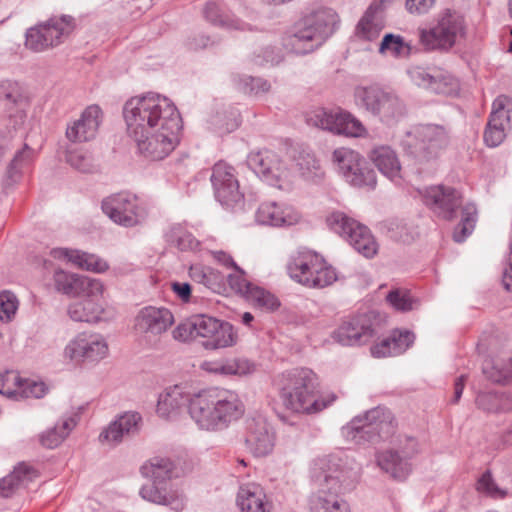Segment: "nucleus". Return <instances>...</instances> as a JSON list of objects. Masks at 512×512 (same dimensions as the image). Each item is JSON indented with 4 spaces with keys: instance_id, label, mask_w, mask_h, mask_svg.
Returning a JSON list of instances; mask_svg holds the SVG:
<instances>
[{
    "instance_id": "412c9836",
    "label": "nucleus",
    "mask_w": 512,
    "mask_h": 512,
    "mask_svg": "<svg viewBox=\"0 0 512 512\" xmlns=\"http://www.w3.org/2000/svg\"><path fill=\"white\" fill-rule=\"evenodd\" d=\"M107 354V342L100 334L80 333L64 349V357L76 363L99 361Z\"/></svg>"
},
{
    "instance_id": "cd10ccee",
    "label": "nucleus",
    "mask_w": 512,
    "mask_h": 512,
    "mask_svg": "<svg viewBox=\"0 0 512 512\" xmlns=\"http://www.w3.org/2000/svg\"><path fill=\"white\" fill-rule=\"evenodd\" d=\"M408 75L414 84L435 93L448 94L455 86L454 78L438 69L429 72L422 67L416 66L408 70Z\"/></svg>"
},
{
    "instance_id": "6e6552de",
    "label": "nucleus",
    "mask_w": 512,
    "mask_h": 512,
    "mask_svg": "<svg viewBox=\"0 0 512 512\" xmlns=\"http://www.w3.org/2000/svg\"><path fill=\"white\" fill-rule=\"evenodd\" d=\"M418 34L419 41L426 50L448 51L465 38L466 24L461 15L448 10L440 15L435 26L419 29Z\"/></svg>"
},
{
    "instance_id": "f8f14e48",
    "label": "nucleus",
    "mask_w": 512,
    "mask_h": 512,
    "mask_svg": "<svg viewBox=\"0 0 512 512\" xmlns=\"http://www.w3.org/2000/svg\"><path fill=\"white\" fill-rule=\"evenodd\" d=\"M307 122L315 127L346 137H365L367 130L351 113L341 109L316 108L307 114Z\"/></svg>"
},
{
    "instance_id": "774afa93",
    "label": "nucleus",
    "mask_w": 512,
    "mask_h": 512,
    "mask_svg": "<svg viewBox=\"0 0 512 512\" xmlns=\"http://www.w3.org/2000/svg\"><path fill=\"white\" fill-rule=\"evenodd\" d=\"M108 268L109 265L104 259L89 253L85 254L83 264L81 267V269L83 270L91 271L94 273H103L107 271Z\"/></svg>"
},
{
    "instance_id": "3c124183",
    "label": "nucleus",
    "mask_w": 512,
    "mask_h": 512,
    "mask_svg": "<svg viewBox=\"0 0 512 512\" xmlns=\"http://www.w3.org/2000/svg\"><path fill=\"white\" fill-rule=\"evenodd\" d=\"M387 302L397 311L408 312L418 306V300L407 289L391 290L386 296Z\"/></svg>"
},
{
    "instance_id": "aec40b11",
    "label": "nucleus",
    "mask_w": 512,
    "mask_h": 512,
    "mask_svg": "<svg viewBox=\"0 0 512 512\" xmlns=\"http://www.w3.org/2000/svg\"><path fill=\"white\" fill-rule=\"evenodd\" d=\"M211 183L216 199L224 206L233 207L243 201L235 169L225 162L213 166Z\"/></svg>"
},
{
    "instance_id": "1a4fd4ad",
    "label": "nucleus",
    "mask_w": 512,
    "mask_h": 512,
    "mask_svg": "<svg viewBox=\"0 0 512 512\" xmlns=\"http://www.w3.org/2000/svg\"><path fill=\"white\" fill-rule=\"evenodd\" d=\"M393 429L392 413L384 407H376L354 417L342 431L347 439L361 444L363 441H372L376 436L388 435Z\"/></svg>"
},
{
    "instance_id": "72a5a7b5",
    "label": "nucleus",
    "mask_w": 512,
    "mask_h": 512,
    "mask_svg": "<svg viewBox=\"0 0 512 512\" xmlns=\"http://www.w3.org/2000/svg\"><path fill=\"white\" fill-rule=\"evenodd\" d=\"M203 13L205 19L212 25L229 30H251L248 24L235 17L223 2H207Z\"/></svg>"
},
{
    "instance_id": "680f3d73",
    "label": "nucleus",
    "mask_w": 512,
    "mask_h": 512,
    "mask_svg": "<svg viewBox=\"0 0 512 512\" xmlns=\"http://www.w3.org/2000/svg\"><path fill=\"white\" fill-rule=\"evenodd\" d=\"M18 308V301L16 296L9 292L4 291L0 293V320L10 321L15 315Z\"/></svg>"
},
{
    "instance_id": "603ef678",
    "label": "nucleus",
    "mask_w": 512,
    "mask_h": 512,
    "mask_svg": "<svg viewBox=\"0 0 512 512\" xmlns=\"http://www.w3.org/2000/svg\"><path fill=\"white\" fill-rule=\"evenodd\" d=\"M247 299L254 306L267 312H273L280 307V301L274 294L258 286L252 288Z\"/></svg>"
},
{
    "instance_id": "a878e982",
    "label": "nucleus",
    "mask_w": 512,
    "mask_h": 512,
    "mask_svg": "<svg viewBox=\"0 0 512 512\" xmlns=\"http://www.w3.org/2000/svg\"><path fill=\"white\" fill-rule=\"evenodd\" d=\"M368 159L390 181L400 184L402 166L397 152L389 145H376L368 152Z\"/></svg>"
},
{
    "instance_id": "e433bc0d",
    "label": "nucleus",
    "mask_w": 512,
    "mask_h": 512,
    "mask_svg": "<svg viewBox=\"0 0 512 512\" xmlns=\"http://www.w3.org/2000/svg\"><path fill=\"white\" fill-rule=\"evenodd\" d=\"M141 474L146 478V483L142 485L140 495L144 500L152 503H160V491L158 488V478L160 475V458H153L141 467Z\"/></svg>"
},
{
    "instance_id": "338daca9",
    "label": "nucleus",
    "mask_w": 512,
    "mask_h": 512,
    "mask_svg": "<svg viewBox=\"0 0 512 512\" xmlns=\"http://www.w3.org/2000/svg\"><path fill=\"white\" fill-rule=\"evenodd\" d=\"M484 373L495 383H505L512 380V358L509 360V363L503 367L494 366L491 372L485 367Z\"/></svg>"
},
{
    "instance_id": "a18cd8bd",
    "label": "nucleus",
    "mask_w": 512,
    "mask_h": 512,
    "mask_svg": "<svg viewBox=\"0 0 512 512\" xmlns=\"http://www.w3.org/2000/svg\"><path fill=\"white\" fill-rule=\"evenodd\" d=\"M476 404L487 412H502L511 409L510 399L504 394L483 392L478 394Z\"/></svg>"
},
{
    "instance_id": "09e8293b",
    "label": "nucleus",
    "mask_w": 512,
    "mask_h": 512,
    "mask_svg": "<svg viewBox=\"0 0 512 512\" xmlns=\"http://www.w3.org/2000/svg\"><path fill=\"white\" fill-rule=\"evenodd\" d=\"M35 157V150L30 148L27 144H24V147L18 151L11 163L9 164L7 170V177L11 182H16L22 170L28 167Z\"/></svg>"
},
{
    "instance_id": "20e7f679",
    "label": "nucleus",
    "mask_w": 512,
    "mask_h": 512,
    "mask_svg": "<svg viewBox=\"0 0 512 512\" xmlns=\"http://www.w3.org/2000/svg\"><path fill=\"white\" fill-rule=\"evenodd\" d=\"M424 203L442 219L451 221L461 209V219L453 231V240L461 243L474 231L478 220L475 204L463 203L462 194L455 188L444 185L431 186L423 193Z\"/></svg>"
},
{
    "instance_id": "393cba45",
    "label": "nucleus",
    "mask_w": 512,
    "mask_h": 512,
    "mask_svg": "<svg viewBox=\"0 0 512 512\" xmlns=\"http://www.w3.org/2000/svg\"><path fill=\"white\" fill-rule=\"evenodd\" d=\"M142 417L138 412L128 411L119 415L109 426L100 434L101 442L110 445H117L125 438L134 436L140 430Z\"/></svg>"
},
{
    "instance_id": "c756f323",
    "label": "nucleus",
    "mask_w": 512,
    "mask_h": 512,
    "mask_svg": "<svg viewBox=\"0 0 512 512\" xmlns=\"http://www.w3.org/2000/svg\"><path fill=\"white\" fill-rule=\"evenodd\" d=\"M134 329L147 345L157 346L160 341V308H142L135 318Z\"/></svg>"
},
{
    "instance_id": "c9c22d12",
    "label": "nucleus",
    "mask_w": 512,
    "mask_h": 512,
    "mask_svg": "<svg viewBox=\"0 0 512 512\" xmlns=\"http://www.w3.org/2000/svg\"><path fill=\"white\" fill-rule=\"evenodd\" d=\"M237 503L242 512H271V505L264 490L257 484L242 486L237 495Z\"/></svg>"
},
{
    "instance_id": "f3484780",
    "label": "nucleus",
    "mask_w": 512,
    "mask_h": 512,
    "mask_svg": "<svg viewBox=\"0 0 512 512\" xmlns=\"http://www.w3.org/2000/svg\"><path fill=\"white\" fill-rule=\"evenodd\" d=\"M248 166L268 184L286 189L289 187L290 173L281 163L276 153L261 150L251 153L247 159Z\"/></svg>"
},
{
    "instance_id": "37998d69",
    "label": "nucleus",
    "mask_w": 512,
    "mask_h": 512,
    "mask_svg": "<svg viewBox=\"0 0 512 512\" xmlns=\"http://www.w3.org/2000/svg\"><path fill=\"white\" fill-rule=\"evenodd\" d=\"M76 423L73 418H66L53 428L48 429L39 436L42 446L53 449L60 445L64 439L70 434Z\"/></svg>"
},
{
    "instance_id": "ea45409f",
    "label": "nucleus",
    "mask_w": 512,
    "mask_h": 512,
    "mask_svg": "<svg viewBox=\"0 0 512 512\" xmlns=\"http://www.w3.org/2000/svg\"><path fill=\"white\" fill-rule=\"evenodd\" d=\"M104 290L101 280L74 274L64 294L77 297L97 296L103 295Z\"/></svg>"
},
{
    "instance_id": "9d476101",
    "label": "nucleus",
    "mask_w": 512,
    "mask_h": 512,
    "mask_svg": "<svg viewBox=\"0 0 512 512\" xmlns=\"http://www.w3.org/2000/svg\"><path fill=\"white\" fill-rule=\"evenodd\" d=\"M74 27V19L70 16L52 17L26 31L25 46L33 52H43L61 44Z\"/></svg>"
},
{
    "instance_id": "4c0bfd02",
    "label": "nucleus",
    "mask_w": 512,
    "mask_h": 512,
    "mask_svg": "<svg viewBox=\"0 0 512 512\" xmlns=\"http://www.w3.org/2000/svg\"><path fill=\"white\" fill-rule=\"evenodd\" d=\"M193 469V462L188 454L181 450L175 453L167 454L162 458V480L180 478Z\"/></svg>"
},
{
    "instance_id": "b1692460",
    "label": "nucleus",
    "mask_w": 512,
    "mask_h": 512,
    "mask_svg": "<svg viewBox=\"0 0 512 512\" xmlns=\"http://www.w3.org/2000/svg\"><path fill=\"white\" fill-rule=\"evenodd\" d=\"M102 121V111L99 106H88L80 118L66 128V137L72 142H86L95 138Z\"/></svg>"
},
{
    "instance_id": "8fccbe9b",
    "label": "nucleus",
    "mask_w": 512,
    "mask_h": 512,
    "mask_svg": "<svg viewBox=\"0 0 512 512\" xmlns=\"http://www.w3.org/2000/svg\"><path fill=\"white\" fill-rule=\"evenodd\" d=\"M411 46L400 35L386 34L379 46L381 54H390L393 57H406L410 54Z\"/></svg>"
},
{
    "instance_id": "0e129e2a",
    "label": "nucleus",
    "mask_w": 512,
    "mask_h": 512,
    "mask_svg": "<svg viewBox=\"0 0 512 512\" xmlns=\"http://www.w3.org/2000/svg\"><path fill=\"white\" fill-rule=\"evenodd\" d=\"M85 254L86 252L80 250H72L65 248H57L51 251V255L55 259H66L68 262L72 263L73 265L80 269L82 267Z\"/></svg>"
},
{
    "instance_id": "49530a36",
    "label": "nucleus",
    "mask_w": 512,
    "mask_h": 512,
    "mask_svg": "<svg viewBox=\"0 0 512 512\" xmlns=\"http://www.w3.org/2000/svg\"><path fill=\"white\" fill-rule=\"evenodd\" d=\"M321 265L314 270V274L306 279V285L309 288H325L337 280L335 269L326 262L321 256Z\"/></svg>"
},
{
    "instance_id": "c85d7f7f",
    "label": "nucleus",
    "mask_w": 512,
    "mask_h": 512,
    "mask_svg": "<svg viewBox=\"0 0 512 512\" xmlns=\"http://www.w3.org/2000/svg\"><path fill=\"white\" fill-rule=\"evenodd\" d=\"M103 295L83 296L68 306L69 317L76 322L97 323L105 319Z\"/></svg>"
},
{
    "instance_id": "f704fd0d",
    "label": "nucleus",
    "mask_w": 512,
    "mask_h": 512,
    "mask_svg": "<svg viewBox=\"0 0 512 512\" xmlns=\"http://www.w3.org/2000/svg\"><path fill=\"white\" fill-rule=\"evenodd\" d=\"M326 221L332 230L344 237L353 247L354 240H361L364 231H370L368 227L340 211L332 212Z\"/></svg>"
},
{
    "instance_id": "a211bd4d",
    "label": "nucleus",
    "mask_w": 512,
    "mask_h": 512,
    "mask_svg": "<svg viewBox=\"0 0 512 512\" xmlns=\"http://www.w3.org/2000/svg\"><path fill=\"white\" fill-rule=\"evenodd\" d=\"M512 128V100L498 96L492 104V111L484 131V141L489 147L500 145Z\"/></svg>"
},
{
    "instance_id": "69168bd1",
    "label": "nucleus",
    "mask_w": 512,
    "mask_h": 512,
    "mask_svg": "<svg viewBox=\"0 0 512 512\" xmlns=\"http://www.w3.org/2000/svg\"><path fill=\"white\" fill-rule=\"evenodd\" d=\"M204 286L216 293H222L225 291V276L211 267H208Z\"/></svg>"
},
{
    "instance_id": "6ab92c4d",
    "label": "nucleus",
    "mask_w": 512,
    "mask_h": 512,
    "mask_svg": "<svg viewBox=\"0 0 512 512\" xmlns=\"http://www.w3.org/2000/svg\"><path fill=\"white\" fill-rule=\"evenodd\" d=\"M375 336L372 322L367 315L349 317L332 332V339L345 347L362 346Z\"/></svg>"
},
{
    "instance_id": "9b49d317",
    "label": "nucleus",
    "mask_w": 512,
    "mask_h": 512,
    "mask_svg": "<svg viewBox=\"0 0 512 512\" xmlns=\"http://www.w3.org/2000/svg\"><path fill=\"white\" fill-rule=\"evenodd\" d=\"M450 135L441 125L426 124L415 127L407 134L406 145L410 153L421 160H432L448 147Z\"/></svg>"
},
{
    "instance_id": "5fc2aeb1",
    "label": "nucleus",
    "mask_w": 512,
    "mask_h": 512,
    "mask_svg": "<svg viewBox=\"0 0 512 512\" xmlns=\"http://www.w3.org/2000/svg\"><path fill=\"white\" fill-rule=\"evenodd\" d=\"M22 378L16 371H5L0 374V394L8 398L18 399Z\"/></svg>"
},
{
    "instance_id": "052dcab7",
    "label": "nucleus",
    "mask_w": 512,
    "mask_h": 512,
    "mask_svg": "<svg viewBox=\"0 0 512 512\" xmlns=\"http://www.w3.org/2000/svg\"><path fill=\"white\" fill-rule=\"evenodd\" d=\"M47 390L46 385L43 382H37L33 380L23 379L20 390L18 392V399L25 398H41L45 395Z\"/></svg>"
},
{
    "instance_id": "de8ad7c7",
    "label": "nucleus",
    "mask_w": 512,
    "mask_h": 512,
    "mask_svg": "<svg viewBox=\"0 0 512 512\" xmlns=\"http://www.w3.org/2000/svg\"><path fill=\"white\" fill-rule=\"evenodd\" d=\"M166 240L182 251H196L200 247V242L181 226L172 227L166 234Z\"/></svg>"
},
{
    "instance_id": "7c9ffc66",
    "label": "nucleus",
    "mask_w": 512,
    "mask_h": 512,
    "mask_svg": "<svg viewBox=\"0 0 512 512\" xmlns=\"http://www.w3.org/2000/svg\"><path fill=\"white\" fill-rule=\"evenodd\" d=\"M0 98L9 100L18 106L14 113H10L8 124L5 129V131L10 130L14 136L15 133L25 128L27 120L25 106L27 104L25 101H23L17 84L11 83L9 81L0 82Z\"/></svg>"
},
{
    "instance_id": "f03ea898",
    "label": "nucleus",
    "mask_w": 512,
    "mask_h": 512,
    "mask_svg": "<svg viewBox=\"0 0 512 512\" xmlns=\"http://www.w3.org/2000/svg\"><path fill=\"white\" fill-rule=\"evenodd\" d=\"M123 116L139 153L148 160H159L160 96L149 92L130 98L123 107Z\"/></svg>"
},
{
    "instance_id": "13d9d810",
    "label": "nucleus",
    "mask_w": 512,
    "mask_h": 512,
    "mask_svg": "<svg viewBox=\"0 0 512 512\" xmlns=\"http://www.w3.org/2000/svg\"><path fill=\"white\" fill-rule=\"evenodd\" d=\"M229 365V376L246 377L254 374L257 365L246 358H227Z\"/></svg>"
},
{
    "instance_id": "473e14b6",
    "label": "nucleus",
    "mask_w": 512,
    "mask_h": 512,
    "mask_svg": "<svg viewBox=\"0 0 512 512\" xmlns=\"http://www.w3.org/2000/svg\"><path fill=\"white\" fill-rule=\"evenodd\" d=\"M414 339L410 331L394 330L388 337L372 345L370 351L376 358L400 355L412 345Z\"/></svg>"
},
{
    "instance_id": "4d7b16f0",
    "label": "nucleus",
    "mask_w": 512,
    "mask_h": 512,
    "mask_svg": "<svg viewBox=\"0 0 512 512\" xmlns=\"http://www.w3.org/2000/svg\"><path fill=\"white\" fill-rule=\"evenodd\" d=\"M237 85L243 93L255 96L267 93L271 89V84L267 80L254 77H239Z\"/></svg>"
},
{
    "instance_id": "a19ab883",
    "label": "nucleus",
    "mask_w": 512,
    "mask_h": 512,
    "mask_svg": "<svg viewBox=\"0 0 512 512\" xmlns=\"http://www.w3.org/2000/svg\"><path fill=\"white\" fill-rule=\"evenodd\" d=\"M188 400V395L184 392L183 387L174 385L166 388L165 396L162 399V417H176L184 409Z\"/></svg>"
},
{
    "instance_id": "2eb2a0df",
    "label": "nucleus",
    "mask_w": 512,
    "mask_h": 512,
    "mask_svg": "<svg viewBox=\"0 0 512 512\" xmlns=\"http://www.w3.org/2000/svg\"><path fill=\"white\" fill-rule=\"evenodd\" d=\"M354 95L358 105L382 119H393L405 112V106L396 94L377 85L357 87Z\"/></svg>"
},
{
    "instance_id": "58836bf2",
    "label": "nucleus",
    "mask_w": 512,
    "mask_h": 512,
    "mask_svg": "<svg viewBox=\"0 0 512 512\" xmlns=\"http://www.w3.org/2000/svg\"><path fill=\"white\" fill-rule=\"evenodd\" d=\"M37 476L30 466L21 463L14 470L0 480V496L9 497L23 483L32 481Z\"/></svg>"
},
{
    "instance_id": "ddd939ff",
    "label": "nucleus",
    "mask_w": 512,
    "mask_h": 512,
    "mask_svg": "<svg viewBox=\"0 0 512 512\" xmlns=\"http://www.w3.org/2000/svg\"><path fill=\"white\" fill-rule=\"evenodd\" d=\"M103 212L116 224L133 227L147 216L145 203L135 194L120 192L102 201Z\"/></svg>"
},
{
    "instance_id": "0eeeda50",
    "label": "nucleus",
    "mask_w": 512,
    "mask_h": 512,
    "mask_svg": "<svg viewBox=\"0 0 512 512\" xmlns=\"http://www.w3.org/2000/svg\"><path fill=\"white\" fill-rule=\"evenodd\" d=\"M340 459L325 456L314 461L312 477L319 487L328 484L327 490L321 488L311 499V512H351L349 504L331 490H336L341 474Z\"/></svg>"
},
{
    "instance_id": "5701e85b",
    "label": "nucleus",
    "mask_w": 512,
    "mask_h": 512,
    "mask_svg": "<svg viewBox=\"0 0 512 512\" xmlns=\"http://www.w3.org/2000/svg\"><path fill=\"white\" fill-rule=\"evenodd\" d=\"M183 122L176 106L162 96V154L172 152L180 142Z\"/></svg>"
},
{
    "instance_id": "39448f33",
    "label": "nucleus",
    "mask_w": 512,
    "mask_h": 512,
    "mask_svg": "<svg viewBox=\"0 0 512 512\" xmlns=\"http://www.w3.org/2000/svg\"><path fill=\"white\" fill-rule=\"evenodd\" d=\"M172 335L181 342L197 340L210 350L231 347L237 341V334L230 323L205 314L193 315L181 322Z\"/></svg>"
},
{
    "instance_id": "423d86ee",
    "label": "nucleus",
    "mask_w": 512,
    "mask_h": 512,
    "mask_svg": "<svg viewBox=\"0 0 512 512\" xmlns=\"http://www.w3.org/2000/svg\"><path fill=\"white\" fill-rule=\"evenodd\" d=\"M337 15L332 9L322 8L301 18L289 37V45L296 54L313 52L334 32Z\"/></svg>"
},
{
    "instance_id": "f257e3e1",
    "label": "nucleus",
    "mask_w": 512,
    "mask_h": 512,
    "mask_svg": "<svg viewBox=\"0 0 512 512\" xmlns=\"http://www.w3.org/2000/svg\"><path fill=\"white\" fill-rule=\"evenodd\" d=\"M273 385L281 405L293 415L320 413L337 399L332 392H320L319 376L307 367H297L278 374Z\"/></svg>"
},
{
    "instance_id": "dca6fc26",
    "label": "nucleus",
    "mask_w": 512,
    "mask_h": 512,
    "mask_svg": "<svg viewBox=\"0 0 512 512\" xmlns=\"http://www.w3.org/2000/svg\"><path fill=\"white\" fill-rule=\"evenodd\" d=\"M419 453L418 441L405 437L397 448H390L377 453L379 468L394 480L404 481L412 471L411 459Z\"/></svg>"
},
{
    "instance_id": "bb28decb",
    "label": "nucleus",
    "mask_w": 512,
    "mask_h": 512,
    "mask_svg": "<svg viewBox=\"0 0 512 512\" xmlns=\"http://www.w3.org/2000/svg\"><path fill=\"white\" fill-rule=\"evenodd\" d=\"M256 220L258 223L268 226H290L300 220V214L291 206L270 201L259 206Z\"/></svg>"
},
{
    "instance_id": "c03bdc74",
    "label": "nucleus",
    "mask_w": 512,
    "mask_h": 512,
    "mask_svg": "<svg viewBox=\"0 0 512 512\" xmlns=\"http://www.w3.org/2000/svg\"><path fill=\"white\" fill-rule=\"evenodd\" d=\"M296 161L297 167L304 178L316 181L324 177L325 173L321 164L313 153L302 151Z\"/></svg>"
},
{
    "instance_id": "2f4dec72",
    "label": "nucleus",
    "mask_w": 512,
    "mask_h": 512,
    "mask_svg": "<svg viewBox=\"0 0 512 512\" xmlns=\"http://www.w3.org/2000/svg\"><path fill=\"white\" fill-rule=\"evenodd\" d=\"M320 258V254L308 249L297 251L287 266L290 277L305 286L306 279L314 274L318 265H321Z\"/></svg>"
},
{
    "instance_id": "bf43d9fd",
    "label": "nucleus",
    "mask_w": 512,
    "mask_h": 512,
    "mask_svg": "<svg viewBox=\"0 0 512 512\" xmlns=\"http://www.w3.org/2000/svg\"><path fill=\"white\" fill-rule=\"evenodd\" d=\"M66 159L73 168L81 172H92L94 169L91 155L82 150L69 151Z\"/></svg>"
},
{
    "instance_id": "79ce46f5",
    "label": "nucleus",
    "mask_w": 512,
    "mask_h": 512,
    "mask_svg": "<svg viewBox=\"0 0 512 512\" xmlns=\"http://www.w3.org/2000/svg\"><path fill=\"white\" fill-rule=\"evenodd\" d=\"M376 10L371 5L360 19L355 31V36L358 40L370 42L379 37L382 25L375 17Z\"/></svg>"
},
{
    "instance_id": "4be33fe9",
    "label": "nucleus",
    "mask_w": 512,
    "mask_h": 512,
    "mask_svg": "<svg viewBox=\"0 0 512 512\" xmlns=\"http://www.w3.org/2000/svg\"><path fill=\"white\" fill-rule=\"evenodd\" d=\"M245 442L253 455L266 456L274 448L275 433L266 419L253 418L248 422Z\"/></svg>"
},
{
    "instance_id": "864d4df0",
    "label": "nucleus",
    "mask_w": 512,
    "mask_h": 512,
    "mask_svg": "<svg viewBox=\"0 0 512 512\" xmlns=\"http://www.w3.org/2000/svg\"><path fill=\"white\" fill-rule=\"evenodd\" d=\"M476 490L478 493L494 499H502L507 494L504 489L497 485L489 470L483 472L478 478L476 482Z\"/></svg>"
},
{
    "instance_id": "e2e57ef3",
    "label": "nucleus",
    "mask_w": 512,
    "mask_h": 512,
    "mask_svg": "<svg viewBox=\"0 0 512 512\" xmlns=\"http://www.w3.org/2000/svg\"><path fill=\"white\" fill-rule=\"evenodd\" d=\"M354 249L364 257L372 258L378 252V244L370 231H364L361 240H354Z\"/></svg>"
},
{
    "instance_id": "7ed1b4c3",
    "label": "nucleus",
    "mask_w": 512,
    "mask_h": 512,
    "mask_svg": "<svg viewBox=\"0 0 512 512\" xmlns=\"http://www.w3.org/2000/svg\"><path fill=\"white\" fill-rule=\"evenodd\" d=\"M189 413L201 429L214 431L241 417L244 405L236 392L214 388L191 398Z\"/></svg>"
},
{
    "instance_id": "4468645a",
    "label": "nucleus",
    "mask_w": 512,
    "mask_h": 512,
    "mask_svg": "<svg viewBox=\"0 0 512 512\" xmlns=\"http://www.w3.org/2000/svg\"><path fill=\"white\" fill-rule=\"evenodd\" d=\"M332 161L344 179L355 187L375 188L376 173L367 166L364 157L357 151L340 147L333 151Z\"/></svg>"
},
{
    "instance_id": "6e6d98bb",
    "label": "nucleus",
    "mask_w": 512,
    "mask_h": 512,
    "mask_svg": "<svg viewBox=\"0 0 512 512\" xmlns=\"http://www.w3.org/2000/svg\"><path fill=\"white\" fill-rule=\"evenodd\" d=\"M227 282L232 291L241 294L246 298L255 286L250 283L246 277L245 272L237 265L233 268V272L227 276Z\"/></svg>"
}]
</instances>
